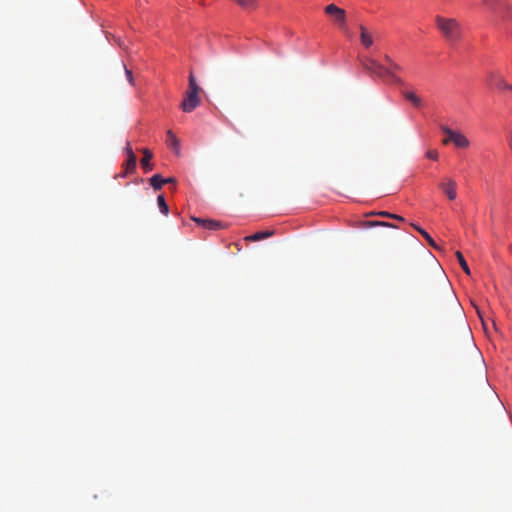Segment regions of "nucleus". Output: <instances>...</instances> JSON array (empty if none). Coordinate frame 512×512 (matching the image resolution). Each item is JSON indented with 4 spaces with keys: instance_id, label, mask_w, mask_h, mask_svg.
Returning <instances> with one entry per match:
<instances>
[{
    "instance_id": "nucleus-1",
    "label": "nucleus",
    "mask_w": 512,
    "mask_h": 512,
    "mask_svg": "<svg viewBox=\"0 0 512 512\" xmlns=\"http://www.w3.org/2000/svg\"><path fill=\"white\" fill-rule=\"evenodd\" d=\"M360 63L363 70L371 76H375L394 84L403 83L402 79L397 76V73L401 72L403 68L395 61L391 63L390 66L386 67L372 57H364L360 59Z\"/></svg>"
},
{
    "instance_id": "nucleus-2",
    "label": "nucleus",
    "mask_w": 512,
    "mask_h": 512,
    "mask_svg": "<svg viewBox=\"0 0 512 512\" xmlns=\"http://www.w3.org/2000/svg\"><path fill=\"white\" fill-rule=\"evenodd\" d=\"M202 91L201 87L197 84L196 79L192 73L189 75L188 89L184 93L183 100L180 108L185 113H191L201 103L199 93Z\"/></svg>"
},
{
    "instance_id": "nucleus-3",
    "label": "nucleus",
    "mask_w": 512,
    "mask_h": 512,
    "mask_svg": "<svg viewBox=\"0 0 512 512\" xmlns=\"http://www.w3.org/2000/svg\"><path fill=\"white\" fill-rule=\"evenodd\" d=\"M436 26L443 37L450 42L458 41L461 37V25L455 18H445L437 15Z\"/></svg>"
},
{
    "instance_id": "nucleus-4",
    "label": "nucleus",
    "mask_w": 512,
    "mask_h": 512,
    "mask_svg": "<svg viewBox=\"0 0 512 512\" xmlns=\"http://www.w3.org/2000/svg\"><path fill=\"white\" fill-rule=\"evenodd\" d=\"M482 5L491 13L500 15L505 20H512V15H506L511 6L504 0H482Z\"/></svg>"
},
{
    "instance_id": "nucleus-5",
    "label": "nucleus",
    "mask_w": 512,
    "mask_h": 512,
    "mask_svg": "<svg viewBox=\"0 0 512 512\" xmlns=\"http://www.w3.org/2000/svg\"><path fill=\"white\" fill-rule=\"evenodd\" d=\"M324 12L330 16L338 27L345 32L346 29V12L344 9L338 7L335 4H329L324 8Z\"/></svg>"
},
{
    "instance_id": "nucleus-6",
    "label": "nucleus",
    "mask_w": 512,
    "mask_h": 512,
    "mask_svg": "<svg viewBox=\"0 0 512 512\" xmlns=\"http://www.w3.org/2000/svg\"><path fill=\"white\" fill-rule=\"evenodd\" d=\"M440 128L446 136L450 137L456 147L465 149L470 146V141L464 134L456 132L448 126L442 125Z\"/></svg>"
},
{
    "instance_id": "nucleus-7",
    "label": "nucleus",
    "mask_w": 512,
    "mask_h": 512,
    "mask_svg": "<svg viewBox=\"0 0 512 512\" xmlns=\"http://www.w3.org/2000/svg\"><path fill=\"white\" fill-rule=\"evenodd\" d=\"M488 83L498 89L499 91H510L511 85L508 84L505 79L496 73H490L488 76Z\"/></svg>"
},
{
    "instance_id": "nucleus-8",
    "label": "nucleus",
    "mask_w": 512,
    "mask_h": 512,
    "mask_svg": "<svg viewBox=\"0 0 512 512\" xmlns=\"http://www.w3.org/2000/svg\"><path fill=\"white\" fill-rule=\"evenodd\" d=\"M192 220L199 226H202L204 229L207 230H219L222 228V223L220 221H215L211 219H202L197 217H192Z\"/></svg>"
},
{
    "instance_id": "nucleus-9",
    "label": "nucleus",
    "mask_w": 512,
    "mask_h": 512,
    "mask_svg": "<svg viewBox=\"0 0 512 512\" xmlns=\"http://www.w3.org/2000/svg\"><path fill=\"white\" fill-rule=\"evenodd\" d=\"M166 144L169 148L174 150L176 154L180 153V141L172 130L166 132Z\"/></svg>"
},
{
    "instance_id": "nucleus-10",
    "label": "nucleus",
    "mask_w": 512,
    "mask_h": 512,
    "mask_svg": "<svg viewBox=\"0 0 512 512\" xmlns=\"http://www.w3.org/2000/svg\"><path fill=\"white\" fill-rule=\"evenodd\" d=\"M126 152H127L128 158L125 163V167H126V172L129 173V172H133L136 169L137 158H136V155L134 154L129 143L127 144Z\"/></svg>"
},
{
    "instance_id": "nucleus-11",
    "label": "nucleus",
    "mask_w": 512,
    "mask_h": 512,
    "mask_svg": "<svg viewBox=\"0 0 512 512\" xmlns=\"http://www.w3.org/2000/svg\"><path fill=\"white\" fill-rule=\"evenodd\" d=\"M440 187L450 200L456 198V182L454 180L449 179L447 183H442Z\"/></svg>"
},
{
    "instance_id": "nucleus-12",
    "label": "nucleus",
    "mask_w": 512,
    "mask_h": 512,
    "mask_svg": "<svg viewBox=\"0 0 512 512\" xmlns=\"http://www.w3.org/2000/svg\"><path fill=\"white\" fill-rule=\"evenodd\" d=\"M360 29V41L365 48H370L373 45L372 34L367 30L364 25L359 26Z\"/></svg>"
},
{
    "instance_id": "nucleus-13",
    "label": "nucleus",
    "mask_w": 512,
    "mask_h": 512,
    "mask_svg": "<svg viewBox=\"0 0 512 512\" xmlns=\"http://www.w3.org/2000/svg\"><path fill=\"white\" fill-rule=\"evenodd\" d=\"M404 98L409 101L415 108H421L423 105L422 99L413 91L403 92Z\"/></svg>"
},
{
    "instance_id": "nucleus-14",
    "label": "nucleus",
    "mask_w": 512,
    "mask_h": 512,
    "mask_svg": "<svg viewBox=\"0 0 512 512\" xmlns=\"http://www.w3.org/2000/svg\"><path fill=\"white\" fill-rule=\"evenodd\" d=\"M441 283H442V293H443V296L448 301L454 302L455 295H454V292L452 290V287H451L449 281L445 277H443L442 280H441Z\"/></svg>"
},
{
    "instance_id": "nucleus-15",
    "label": "nucleus",
    "mask_w": 512,
    "mask_h": 512,
    "mask_svg": "<svg viewBox=\"0 0 512 512\" xmlns=\"http://www.w3.org/2000/svg\"><path fill=\"white\" fill-rule=\"evenodd\" d=\"M152 157H153V154L150 150L143 149V157L141 159V165L146 172H149L152 170V165L150 164V160L152 159Z\"/></svg>"
},
{
    "instance_id": "nucleus-16",
    "label": "nucleus",
    "mask_w": 512,
    "mask_h": 512,
    "mask_svg": "<svg viewBox=\"0 0 512 512\" xmlns=\"http://www.w3.org/2000/svg\"><path fill=\"white\" fill-rule=\"evenodd\" d=\"M242 9L253 11L258 8V0H234Z\"/></svg>"
},
{
    "instance_id": "nucleus-17",
    "label": "nucleus",
    "mask_w": 512,
    "mask_h": 512,
    "mask_svg": "<svg viewBox=\"0 0 512 512\" xmlns=\"http://www.w3.org/2000/svg\"><path fill=\"white\" fill-rule=\"evenodd\" d=\"M273 235V231H260L246 237L248 241H260Z\"/></svg>"
},
{
    "instance_id": "nucleus-18",
    "label": "nucleus",
    "mask_w": 512,
    "mask_h": 512,
    "mask_svg": "<svg viewBox=\"0 0 512 512\" xmlns=\"http://www.w3.org/2000/svg\"><path fill=\"white\" fill-rule=\"evenodd\" d=\"M150 185L155 189L159 190L165 184L164 178L160 174H155L149 179Z\"/></svg>"
},
{
    "instance_id": "nucleus-19",
    "label": "nucleus",
    "mask_w": 512,
    "mask_h": 512,
    "mask_svg": "<svg viewBox=\"0 0 512 512\" xmlns=\"http://www.w3.org/2000/svg\"><path fill=\"white\" fill-rule=\"evenodd\" d=\"M456 257H457V260L461 266V268L463 269V271L467 274V275H471V271H470V268L463 256V254L460 252V251H457L455 253Z\"/></svg>"
},
{
    "instance_id": "nucleus-20",
    "label": "nucleus",
    "mask_w": 512,
    "mask_h": 512,
    "mask_svg": "<svg viewBox=\"0 0 512 512\" xmlns=\"http://www.w3.org/2000/svg\"><path fill=\"white\" fill-rule=\"evenodd\" d=\"M157 204H158V207H159L161 213H163L164 215H168L169 207H168L163 195H159L157 197Z\"/></svg>"
},
{
    "instance_id": "nucleus-21",
    "label": "nucleus",
    "mask_w": 512,
    "mask_h": 512,
    "mask_svg": "<svg viewBox=\"0 0 512 512\" xmlns=\"http://www.w3.org/2000/svg\"><path fill=\"white\" fill-rule=\"evenodd\" d=\"M420 234L427 241L429 246H431L435 250H439L440 249L439 246L436 244V242L433 240V238L425 230H420Z\"/></svg>"
},
{
    "instance_id": "nucleus-22",
    "label": "nucleus",
    "mask_w": 512,
    "mask_h": 512,
    "mask_svg": "<svg viewBox=\"0 0 512 512\" xmlns=\"http://www.w3.org/2000/svg\"><path fill=\"white\" fill-rule=\"evenodd\" d=\"M376 214L379 216H382V217L391 218V219H395V220H399V221H404V218L402 216L397 215V214H392L390 212L381 211Z\"/></svg>"
},
{
    "instance_id": "nucleus-23",
    "label": "nucleus",
    "mask_w": 512,
    "mask_h": 512,
    "mask_svg": "<svg viewBox=\"0 0 512 512\" xmlns=\"http://www.w3.org/2000/svg\"><path fill=\"white\" fill-rule=\"evenodd\" d=\"M366 225L369 227H374V226L394 227V225H392L391 223L381 222V221H369L366 223Z\"/></svg>"
},
{
    "instance_id": "nucleus-24",
    "label": "nucleus",
    "mask_w": 512,
    "mask_h": 512,
    "mask_svg": "<svg viewBox=\"0 0 512 512\" xmlns=\"http://www.w3.org/2000/svg\"><path fill=\"white\" fill-rule=\"evenodd\" d=\"M123 67H124L125 74H126V77H127L128 82H129L131 85H134V84H135V81H134V77H133L132 71H131V70H129L125 65H123Z\"/></svg>"
},
{
    "instance_id": "nucleus-25",
    "label": "nucleus",
    "mask_w": 512,
    "mask_h": 512,
    "mask_svg": "<svg viewBox=\"0 0 512 512\" xmlns=\"http://www.w3.org/2000/svg\"><path fill=\"white\" fill-rule=\"evenodd\" d=\"M426 156H427V158H429L431 160H437L438 159V152H437V150H429L426 153Z\"/></svg>"
},
{
    "instance_id": "nucleus-26",
    "label": "nucleus",
    "mask_w": 512,
    "mask_h": 512,
    "mask_svg": "<svg viewBox=\"0 0 512 512\" xmlns=\"http://www.w3.org/2000/svg\"><path fill=\"white\" fill-rule=\"evenodd\" d=\"M383 58H384V61L388 64V66H390L391 63L394 62V60L388 54H385Z\"/></svg>"
},
{
    "instance_id": "nucleus-27",
    "label": "nucleus",
    "mask_w": 512,
    "mask_h": 512,
    "mask_svg": "<svg viewBox=\"0 0 512 512\" xmlns=\"http://www.w3.org/2000/svg\"><path fill=\"white\" fill-rule=\"evenodd\" d=\"M164 181H165V184L166 183H175L176 182L175 178H172V177L166 178V179H164Z\"/></svg>"
},
{
    "instance_id": "nucleus-28",
    "label": "nucleus",
    "mask_w": 512,
    "mask_h": 512,
    "mask_svg": "<svg viewBox=\"0 0 512 512\" xmlns=\"http://www.w3.org/2000/svg\"><path fill=\"white\" fill-rule=\"evenodd\" d=\"M442 142H443L444 145H447L449 142H452V140L450 139L449 136H447L446 138L443 139Z\"/></svg>"
},
{
    "instance_id": "nucleus-29",
    "label": "nucleus",
    "mask_w": 512,
    "mask_h": 512,
    "mask_svg": "<svg viewBox=\"0 0 512 512\" xmlns=\"http://www.w3.org/2000/svg\"><path fill=\"white\" fill-rule=\"evenodd\" d=\"M412 226L414 227V229H416L419 233H420V230H423L420 226L416 225V224H412Z\"/></svg>"
},
{
    "instance_id": "nucleus-30",
    "label": "nucleus",
    "mask_w": 512,
    "mask_h": 512,
    "mask_svg": "<svg viewBox=\"0 0 512 512\" xmlns=\"http://www.w3.org/2000/svg\"><path fill=\"white\" fill-rule=\"evenodd\" d=\"M510 91H512V85H511V90Z\"/></svg>"
}]
</instances>
